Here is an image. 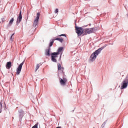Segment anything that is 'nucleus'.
<instances>
[{"label": "nucleus", "instance_id": "1", "mask_svg": "<svg viewBox=\"0 0 128 128\" xmlns=\"http://www.w3.org/2000/svg\"><path fill=\"white\" fill-rule=\"evenodd\" d=\"M106 46H104L99 48L98 50H96L90 56V62H94L96 60V58L97 56H98L100 52H102V50Z\"/></svg>", "mask_w": 128, "mask_h": 128}, {"label": "nucleus", "instance_id": "2", "mask_svg": "<svg viewBox=\"0 0 128 128\" xmlns=\"http://www.w3.org/2000/svg\"><path fill=\"white\" fill-rule=\"evenodd\" d=\"M76 32L78 36H80L82 34H84V28L82 27L75 26Z\"/></svg>", "mask_w": 128, "mask_h": 128}, {"label": "nucleus", "instance_id": "3", "mask_svg": "<svg viewBox=\"0 0 128 128\" xmlns=\"http://www.w3.org/2000/svg\"><path fill=\"white\" fill-rule=\"evenodd\" d=\"M128 79L126 78L122 82V86L120 87L121 90H124L128 88Z\"/></svg>", "mask_w": 128, "mask_h": 128}, {"label": "nucleus", "instance_id": "4", "mask_svg": "<svg viewBox=\"0 0 128 128\" xmlns=\"http://www.w3.org/2000/svg\"><path fill=\"white\" fill-rule=\"evenodd\" d=\"M24 64V60L18 67L16 69V74L18 76L20 74V72H22V66Z\"/></svg>", "mask_w": 128, "mask_h": 128}, {"label": "nucleus", "instance_id": "5", "mask_svg": "<svg viewBox=\"0 0 128 128\" xmlns=\"http://www.w3.org/2000/svg\"><path fill=\"white\" fill-rule=\"evenodd\" d=\"M22 10H20L19 16H18L17 20L16 22V26H18L20 24V22H22Z\"/></svg>", "mask_w": 128, "mask_h": 128}, {"label": "nucleus", "instance_id": "6", "mask_svg": "<svg viewBox=\"0 0 128 128\" xmlns=\"http://www.w3.org/2000/svg\"><path fill=\"white\" fill-rule=\"evenodd\" d=\"M40 12L37 13V16L36 18L34 20V22L33 23V26L36 28L38 26V20H40Z\"/></svg>", "mask_w": 128, "mask_h": 128}, {"label": "nucleus", "instance_id": "7", "mask_svg": "<svg viewBox=\"0 0 128 128\" xmlns=\"http://www.w3.org/2000/svg\"><path fill=\"white\" fill-rule=\"evenodd\" d=\"M19 112V120L20 122H22V118H24V112L22 110H18Z\"/></svg>", "mask_w": 128, "mask_h": 128}, {"label": "nucleus", "instance_id": "8", "mask_svg": "<svg viewBox=\"0 0 128 128\" xmlns=\"http://www.w3.org/2000/svg\"><path fill=\"white\" fill-rule=\"evenodd\" d=\"M14 18H12V19L10 20L8 24L6 26V28H10L12 26L14 22Z\"/></svg>", "mask_w": 128, "mask_h": 128}, {"label": "nucleus", "instance_id": "9", "mask_svg": "<svg viewBox=\"0 0 128 128\" xmlns=\"http://www.w3.org/2000/svg\"><path fill=\"white\" fill-rule=\"evenodd\" d=\"M88 34H92V32H96V28H88Z\"/></svg>", "mask_w": 128, "mask_h": 128}, {"label": "nucleus", "instance_id": "10", "mask_svg": "<svg viewBox=\"0 0 128 128\" xmlns=\"http://www.w3.org/2000/svg\"><path fill=\"white\" fill-rule=\"evenodd\" d=\"M50 48H48L46 49L45 51V55L48 56H50Z\"/></svg>", "mask_w": 128, "mask_h": 128}, {"label": "nucleus", "instance_id": "11", "mask_svg": "<svg viewBox=\"0 0 128 128\" xmlns=\"http://www.w3.org/2000/svg\"><path fill=\"white\" fill-rule=\"evenodd\" d=\"M60 84L62 85V86H65L66 84V80L65 79H62L61 78H60Z\"/></svg>", "mask_w": 128, "mask_h": 128}, {"label": "nucleus", "instance_id": "12", "mask_svg": "<svg viewBox=\"0 0 128 128\" xmlns=\"http://www.w3.org/2000/svg\"><path fill=\"white\" fill-rule=\"evenodd\" d=\"M6 68H7V70H10V68H12V62H8L6 63Z\"/></svg>", "mask_w": 128, "mask_h": 128}, {"label": "nucleus", "instance_id": "13", "mask_svg": "<svg viewBox=\"0 0 128 128\" xmlns=\"http://www.w3.org/2000/svg\"><path fill=\"white\" fill-rule=\"evenodd\" d=\"M58 52H54L50 54L51 57L54 56V58H58Z\"/></svg>", "mask_w": 128, "mask_h": 128}, {"label": "nucleus", "instance_id": "14", "mask_svg": "<svg viewBox=\"0 0 128 128\" xmlns=\"http://www.w3.org/2000/svg\"><path fill=\"white\" fill-rule=\"evenodd\" d=\"M54 38H53V39H51L50 40V44H49V48H50V46H52V44H54Z\"/></svg>", "mask_w": 128, "mask_h": 128}, {"label": "nucleus", "instance_id": "15", "mask_svg": "<svg viewBox=\"0 0 128 128\" xmlns=\"http://www.w3.org/2000/svg\"><path fill=\"white\" fill-rule=\"evenodd\" d=\"M86 34H88V28L84 30L82 36H86Z\"/></svg>", "mask_w": 128, "mask_h": 128}, {"label": "nucleus", "instance_id": "16", "mask_svg": "<svg viewBox=\"0 0 128 128\" xmlns=\"http://www.w3.org/2000/svg\"><path fill=\"white\" fill-rule=\"evenodd\" d=\"M58 70H62L64 72V68H62V65H60V64H58Z\"/></svg>", "mask_w": 128, "mask_h": 128}, {"label": "nucleus", "instance_id": "17", "mask_svg": "<svg viewBox=\"0 0 128 128\" xmlns=\"http://www.w3.org/2000/svg\"><path fill=\"white\" fill-rule=\"evenodd\" d=\"M55 40H58V42H64V39L62 38H54Z\"/></svg>", "mask_w": 128, "mask_h": 128}, {"label": "nucleus", "instance_id": "18", "mask_svg": "<svg viewBox=\"0 0 128 128\" xmlns=\"http://www.w3.org/2000/svg\"><path fill=\"white\" fill-rule=\"evenodd\" d=\"M62 50H64V47H60L58 48L57 52L58 53V54H60V52H62Z\"/></svg>", "mask_w": 128, "mask_h": 128}, {"label": "nucleus", "instance_id": "19", "mask_svg": "<svg viewBox=\"0 0 128 128\" xmlns=\"http://www.w3.org/2000/svg\"><path fill=\"white\" fill-rule=\"evenodd\" d=\"M51 60L53 62H57L56 59L54 58V56H52V57H51Z\"/></svg>", "mask_w": 128, "mask_h": 128}, {"label": "nucleus", "instance_id": "20", "mask_svg": "<svg viewBox=\"0 0 128 128\" xmlns=\"http://www.w3.org/2000/svg\"><path fill=\"white\" fill-rule=\"evenodd\" d=\"M2 102H0V114L2 112Z\"/></svg>", "mask_w": 128, "mask_h": 128}, {"label": "nucleus", "instance_id": "21", "mask_svg": "<svg viewBox=\"0 0 128 128\" xmlns=\"http://www.w3.org/2000/svg\"><path fill=\"white\" fill-rule=\"evenodd\" d=\"M40 68V64H37L36 66V70L35 72H37L38 70Z\"/></svg>", "mask_w": 128, "mask_h": 128}, {"label": "nucleus", "instance_id": "22", "mask_svg": "<svg viewBox=\"0 0 128 128\" xmlns=\"http://www.w3.org/2000/svg\"><path fill=\"white\" fill-rule=\"evenodd\" d=\"M58 36H66V34H62Z\"/></svg>", "mask_w": 128, "mask_h": 128}, {"label": "nucleus", "instance_id": "23", "mask_svg": "<svg viewBox=\"0 0 128 128\" xmlns=\"http://www.w3.org/2000/svg\"><path fill=\"white\" fill-rule=\"evenodd\" d=\"M54 12L55 14H58V8H56Z\"/></svg>", "mask_w": 128, "mask_h": 128}, {"label": "nucleus", "instance_id": "24", "mask_svg": "<svg viewBox=\"0 0 128 128\" xmlns=\"http://www.w3.org/2000/svg\"><path fill=\"white\" fill-rule=\"evenodd\" d=\"M10 40L12 42L13 40H14V38H12V36H10Z\"/></svg>", "mask_w": 128, "mask_h": 128}, {"label": "nucleus", "instance_id": "25", "mask_svg": "<svg viewBox=\"0 0 128 128\" xmlns=\"http://www.w3.org/2000/svg\"><path fill=\"white\" fill-rule=\"evenodd\" d=\"M62 54H60V58H62Z\"/></svg>", "mask_w": 128, "mask_h": 128}, {"label": "nucleus", "instance_id": "26", "mask_svg": "<svg viewBox=\"0 0 128 128\" xmlns=\"http://www.w3.org/2000/svg\"><path fill=\"white\" fill-rule=\"evenodd\" d=\"M124 8H126V10H128V8H126V6H124Z\"/></svg>", "mask_w": 128, "mask_h": 128}, {"label": "nucleus", "instance_id": "27", "mask_svg": "<svg viewBox=\"0 0 128 128\" xmlns=\"http://www.w3.org/2000/svg\"><path fill=\"white\" fill-rule=\"evenodd\" d=\"M2 22H4V18H2Z\"/></svg>", "mask_w": 128, "mask_h": 128}, {"label": "nucleus", "instance_id": "28", "mask_svg": "<svg viewBox=\"0 0 128 128\" xmlns=\"http://www.w3.org/2000/svg\"><path fill=\"white\" fill-rule=\"evenodd\" d=\"M62 128V127H60V126H58V127H57V128Z\"/></svg>", "mask_w": 128, "mask_h": 128}, {"label": "nucleus", "instance_id": "29", "mask_svg": "<svg viewBox=\"0 0 128 128\" xmlns=\"http://www.w3.org/2000/svg\"><path fill=\"white\" fill-rule=\"evenodd\" d=\"M12 36H14V33L13 34H12Z\"/></svg>", "mask_w": 128, "mask_h": 128}, {"label": "nucleus", "instance_id": "30", "mask_svg": "<svg viewBox=\"0 0 128 128\" xmlns=\"http://www.w3.org/2000/svg\"><path fill=\"white\" fill-rule=\"evenodd\" d=\"M74 112V110H72V112Z\"/></svg>", "mask_w": 128, "mask_h": 128}, {"label": "nucleus", "instance_id": "31", "mask_svg": "<svg viewBox=\"0 0 128 128\" xmlns=\"http://www.w3.org/2000/svg\"><path fill=\"white\" fill-rule=\"evenodd\" d=\"M92 24H90V26H91Z\"/></svg>", "mask_w": 128, "mask_h": 128}]
</instances>
